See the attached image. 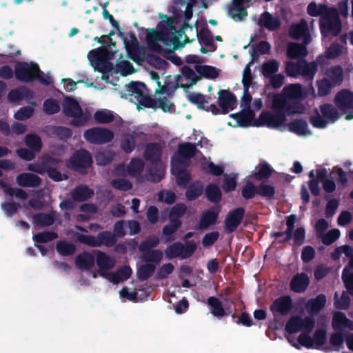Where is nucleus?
<instances>
[{
	"label": "nucleus",
	"instance_id": "obj_42",
	"mask_svg": "<svg viewBox=\"0 0 353 353\" xmlns=\"http://www.w3.org/2000/svg\"><path fill=\"white\" fill-rule=\"evenodd\" d=\"M181 225L182 221L180 219L170 218L169 223L163 228L162 233L165 236L168 237V241H174L175 238L170 236L175 233Z\"/></svg>",
	"mask_w": 353,
	"mask_h": 353
},
{
	"label": "nucleus",
	"instance_id": "obj_40",
	"mask_svg": "<svg viewBox=\"0 0 353 353\" xmlns=\"http://www.w3.org/2000/svg\"><path fill=\"white\" fill-rule=\"evenodd\" d=\"M325 78L334 86L339 85L343 81V70L341 66L330 68L325 72Z\"/></svg>",
	"mask_w": 353,
	"mask_h": 353
},
{
	"label": "nucleus",
	"instance_id": "obj_22",
	"mask_svg": "<svg viewBox=\"0 0 353 353\" xmlns=\"http://www.w3.org/2000/svg\"><path fill=\"white\" fill-rule=\"evenodd\" d=\"M63 112L67 117L72 118H81L83 115V110L78 101L70 97L64 99Z\"/></svg>",
	"mask_w": 353,
	"mask_h": 353
},
{
	"label": "nucleus",
	"instance_id": "obj_4",
	"mask_svg": "<svg viewBox=\"0 0 353 353\" xmlns=\"http://www.w3.org/2000/svg\"><path fill=\"white\" fill-rule=\"evenodd\" d=\"M272 109L270 111H263L258 119L255 120L253 125L256 127L267 126L268 128L279 129L287 120L288 110L285 107L278 108L274 106V99L272 101Z\"/></svg>",
	"mask_w": 353,
	"mask_h": 353
},
{
	"label": "nucleus",
	"instance_id": "obj_13",
	"mask_svg": "<svg viewBox=\"0 0 353 353\" xmlns=\"http://www.w3.org/2000/svg\"><path fill=\"white\" fill-rule=\"evenodd\" d=\"M108 54V50L101 47L92 50L88 53L90 60L95 62L98 71L103 74L110 72L113 68L112 63L107 61Z\"/></svg>",
	"mask_w": 353,
	"mask_h": 353
},
{
	"label": "nucleus",
	"instance_id": "obj_44",
	"mask_svg": "<svg viewBox=\"0 0 353 353\" xmlns=\"http://www.w3.org/2000/svg\"><path fill=\"white\" fill-rule=\"evenodd\" d=\"M156 270V265L152 263L142 264L137 271V276L140 281H145L150 278Z\"/></svg>",
	"mask_w": 353,
	"mask_h": 353
},
{
	"label": "nucleus",
	"instance_id": "obj_19",
	"mask_svg": "<svg viewBox=\"0 0 353 353\" xmlns=\"http://www.w3.org/2000/svg\"><path fill=\"white\" fill-rule=\"evenodd\" d=\"M220 212L221 206L219 205H215L204 212L199 220V228L207 229L210 225L216 224Z\"/></svg>",
	"mask_w": 353,
	"mask_h": 353
},
{
	"label": "nucleus",
	"instance_id": "obj_46",
	"mask_svg": "<svg viewBox=\"0 0 353 353\" xmlns=\"http://www.w3.org/2000/svg\"><path fill=\"white\" fill-rule=\"evenodd\" d=\"M205 192L207 199L212 203H217L221 199V191L214 183L208 184L205 188Z\"/></svg>",
	"mask_w": 353,
	"mask_h": 353
},
{
	"label": "nucleus",
	"instance_id": "obj_5",
	"mask_svg": "<svg viewBox=\"0 0 353 353\" xmlns=\"http://www.w3.org/2000/svg\"><path fill=\"white\" fill-rule=\"evenodd\" d=\"M61 162L59 159L47 156L44 157L41 162V165L37 168H34L33 165H30L28 170L39 174L47 173L48 176L56 182L67 180L68 176L65 174H61L57 170L59 164Z\"/></svg>",
	"mask_w": 353,
	"mask_h": 353
},
{
	"label": "nucleus",
	"instance_id": "obj_38",
	"mask_svg": "<svg viewBox=\"0 0 353 353\" xmlns=\"http://www.w3.org/2000/svg\"><path fill=\"white\" fill-rule=\"evenodd\" d=\"M256 169H259L258 171L254 172L252 176L258 181H265L268 179L274 170L268 164L267 162H261Z\"/></svg>",
	"mask_w": 353,
	"mask_h": 353
},
{
	"label": "nucleus",
	"instance_id": "obj_2",
	"mask_svg": "<svg viewBox=\"0 0 353 353\" xmlns=\"http://www.w3.org/2000/svg\"><path fill=\"white\" fill-rule=\"evenodd\" d=\"M310 15H322L320 23L321 32L324 36L329 34L336 36L341 32V23L336 9L319 6V10L316 11V6L313 3H310Z\"/></svg>",
	"mask_w": 353,
	"mask_h": 353
},
{
	"label": "nucleus",
	"instance_id": "obj_18",
	"mask_svg": "<svg viewBox=\"0 0 353 353\" xmlns=\"http://www.w3.org/2000/svg\"><path fill=\"white\" fill-rule=\"evenodd\" d=\"M308 328L309 316H306L303 319L300 316L295 315L291 316L287 321L285 332L288 334H292Z\"/></svg>",
	"mask_w": 353,
	"mask_h": 353
},
{
	"label": "nucleus",
	"instance_id": "obj_6",
	"mask_svg": "<svg viewBox=\"0 0 353 353\" xmlns=\"http://www.w3.org/2000/svg\"><path fill=\"white\" fill-rule=\"evenodd\" d=\"M92 163L93 159L90 152L85 149H79L72 154L66 165L68 168L81 174H86Z\"/></svg>",
	"mask_w": 353,
	"mask_h": 353
},
{
	"label": "nucleus",
	"instance_id": "obj_50",
	"mask_svg": "<svg viewBox=\"0 0 353 353\" xmlns=\"http://www.w3.org/2000/svg\"><path fill=\"white\" fill-rule=\"evenodd\" d=\"M195 70L201 76L208 79H216L219 72V69L208 65H196Z\"/></svg>",
	"mask_w": 353,
	"mask_h": 353
},
{
	"label": "nucleus",
	"instance_id": "obj_23",
	"mask_svg": "<svg viewBox=\"0 0 353 353\" xmlns=\"http://www.w3.org/2000/svg\"><path fill=\"white\" fill-rule=\"evenodd\" d=\"M289 35L294 39L303 37V43H309V28L305 20L299 23L292 24L289 29Z\"/></svg>",
	"mask_w": 353,
	"mask_h": 353
},
{
	"label": "nucleus",
	"instance_id": "obj_26",
	"mask_svg": "<svg viewBox=\"0 0 353 353\" xmlns=\"http://www.w3.org/2000/svg\"><path fill=\"white\" fill-rule=\"evenodd\" d=\"M285 73L288 77H295L302 73L305 77H309V62L304 61L303 63H295L288 61L285 65Z\"/></svg>",
	"mask_w": 353,
	"mask_h": 353
},
{
	"label": "nucleus",
	"instance_id": "obj_35",
	"mask_svg": "<svg viewBox=\"0 0 353 353\" xmlns=\"http://www.w3.org/2000/svg\"><path fill=\"white\" fill-rule=\"evenodd\" d=\"M146 85L142 82L131 81L125 88V95L134 97L138 101L145 94Z\"/></svg>",
	"mask_w": 353,
	"mask_h": 353
},
{
	"label": "nucleus",
	"instance_id": "obj_54",
	"mask_svg": "<svg viewBox=\"0 0 353 353\" xmlns=\"http://www.w3.org/2000/svg\"><path fill=\"white\" fill-rule=\"evenodd\" d=\"M159 243V238L152 235L147 238L145 240L141 242L139 245V250L143 254L156 248Z\"/></svg>",
	"mask_w": 353,
	"mask_h": 353
},
{
	"label": "nucleus",
	"instance_id": "obj_58",
	"mask_svg": "<svg viewBox=\"0 0 353 353\" xmlns=\"http://www.w3.org/2000/svg\"><path fill=\"white\" fill-rule=\"evenodd\" d=\"M135 137L132 134H125L121 141V148L126 154L131 153L135 148Z\"/></svg>",
	"mask_w": 353,
	"mask_h": 353
},
{
	"label": "nucleus",
	"instance_id": "obj_51",
	"mask_svg": "<svg viewBox=\"0 0 353 353\" xmlns=\"http://www.w3.org/2000/svg\"><path fill=\"white\" fill-rule=\"evenodd\" d=\"M353 269V257L350 260L348 265L343 270V280L345 284L347 290L353 294V272H351Z\"/></svg>",
	"mask_w": 353,
	"mask_h": 353
},
{
	"label": "nucleus",
	"instance_id": "obj_56",
	"mask_svg": "<svg viewBox=\"0 0 353 353\" xmlns=\"http://www.w3.org/2000/svg\"><path fill=\"white\" fill-rule=\"evenodd\" d=\"M288 128L290 132L302 135L306 133L307 123L302 119L294 120L288 124Z\"/></svg>",
	"mask_w": 353,
	"mask_h": 353
},
{
	"label": "nucleus",
	"instance_id": "obj_17",
	"mask_svg": "<svg viewBox=\"0 0 353 353\" xmlns=\"http://www.w3.org/2000/svg\"><path fill=\"white\" fill-rule=\"evenodd\" d=\"M218 104L221 109V114H225L232 110L237 102L236 96L229 90H221L218 92Z\"/></svg>",
	"mask_w": 353,
	"mask_h": 353
},
{
	"label": "nucleus",
	"instance_id": "obj_57",
	"mask_svg": "<svg viewBox=\"0 0 353 353\" xmlns=\"http://www.w3.org/2000/svg\"><path fill=\"white\" fill-rule=\"evenodd\" d=\"M229 15L235 21H242L248 15L246 8L243 6L232 5L228 9Z\"/></svg>",
	"mask_w": 353,
	"mask_h": 353
},
{
	"label": "nucleus",
	"instance_id": "obj_41",
	"mask_svg": "<svg viewBox=\"0 0 353 353\" xmlns=\"http://www.w3.org/2000/svg\"><path fill=\"white\" fill-rule=\"evenodd\" d=\"M34 223L38 228L48 227L54 223V216L51 214L39 212L32 216Z\"/></svg>",
	"mask_w": 353,
	"mask_h": 353
},
{
	"label": "nucleus",
	"instance_id": "obj_61",
	"mask_svg": "<svg viewBox=\"0 0 353 353\" xmlns=\"http://www.w3.org/2000/svg\"><path fill=\"white\" fill-rule=\"evenodd\" d=\"M257 193L258 195L266 198L267 199H271L274 197L276 190L275 188L272 185L261 183L257 185Z\"/></svg>",
	"mask_w": 353,
	"mask_h": 353
},
{
	"label": "nucleus",
	"instance_id": "obj_47",
	"mask_svg": "<svg viewBox=\"0 0 353 353\" xmlns=\"http://www.w3.org/2000/svg\"><path fill=\"white\" fill-rule=\"evenodd\" d=\"M56 249L57 252L64 256H72L77 250L76 245L64 240L57 242Z\"/></svg>",
	"mask_w": 353,
	"mask_h": 353
},
{
	"label": "nucleus",
	"instance_id": "obj_37",
	"mask_svg": "<svg viewBox=\"0 0 353 353\" xmlns=\"http://www.w3.org/2000/svg\"><path fill=\"white\" fill-rule=\"evenodd\" d=\"M204 186L203 183L200 180H196L192 182L188 187L185 191V197L188 201H193L201 196L203 192Z\"/></svg>",
	"mask_w": 353,
	"mask_h": 353
},
{
	"label": "nucleus",
	"instance_id": "obj_33",
	"mask_svg": "<svg viewBox=\"0 0 353 353\" xmlns=\"http://www.w3.org/2000/svg\"><path fill=\"white\" fill-rule=\"evenodd\" d=\"M196 36L199 43L210 48L211 52L216 50V46L214 43L213 35L207 26L201 28L199 32L196 33Z\"/></svg>",
	"mask_w": 353,
	"mask_h": 353
},
{
	"label": "nucleus",
	"instance_id": "obj_31",
	"mask_svg": "<svg viewBox=\"0 0 353 353\" xmlns=\"http://www.w3.org/2000/svg\"><path fill=\"white\" fill-rule=\"evenodd\" d=\"M33 97L34 92L25 86L12 89L8 94V99L12 102H19L24 99H31Z\"/></svg>",
	"mask_w": 353,
	"mask_h": 353
},
{
	"label": "nucleus",
	"instance_id": "obj_20",
	"mask_svg": "<svg viewBox=\"0 0 353 353\" xmlns=\"http://www.w3.org/2000/svg\"><path fill=\"white\" fill-rule=\"evenodd\" d=\"M296 221V216L295 214H290L286 218L287 229L282 232H272L270 236L271 238H279L285 235V238L277 241L278 243H284L288 242L292 239V232L294 230V225Z\"/></svg>",
	"mask_w": 353,
	"mask_h": 353
},
{
	"label": "nucleus",
	"instance_id": "obj_25",
	"mask_svg": "<svg viewBox=\"0 0 353 353\" xmlns=\"http://www.w3.org/2000/svg\"><path fill=\"white\" fill-rule=\"evenodd\" d=\"M309 285V276L305 273L296 274L290 281V289L295 293L304 292Z\"/></svg>",
	"mask_w": 353,
	"mask_h": 353
},
{
	"label": "nucleus",
	"instance_id": "obj_14",
	"mask_svg": "<svg viewBox=\"0 0 353 353\" xmlns=\"http://www.w3.org/2000/svg\"><path fill=\"white\" fill-rule=\"evenodd\" d=\"M293 308L292 299L290 295H284L276 298L270 305V310L274 319L279 316H287Z\"/></svg>",
	"mask_w": 353,
	"mask_h": 353
},
{
	"label": "nucleus",
	"instance_id": "obj_59",
	"mask_svg": "<svg viewBox=\"0 0 353 353\" xmlns=\"http://www.w3.org/2000/svg\"><path fill=\"white\" fill-rule=\"evenodd\" d=\"M165 170L157 165L150 168L146 174L147 179L154 183H158L164 177Z\"/></svg>",
	"mask_w": 353,
	"mask_h": 353
},
{
	"label": "nucleus",
	"instance_id": "obj_28",
	"mask_svg": "<svg viewBox=\"0 0 353 353\" xmlns=\"http://www.w3.org/2000/svg\"><path fill=\"white\" fill-rule=\"evenodd\" d=\"M258 25L270 31H274L281 26V22L278 17H274L269 12L262 13L259 19Z\"/></svg>",
	"mask_w": 353,
	"mask_h": 353
},
{
	"label": "nucleus",
	"instance_id": "obj_45",
	"mask_svg": "<svg viewBox=\"0 0 353 353\" xmlns=\"http://www.w3.org/2000/svg\"><path fill=\"white\" fill-rule=\"evenodd\" d=\"M230 117L236 120L239 125L243 127L248 126L250 122L253 120L254 113L251 110L246 111H241L236 114H232Z\"/></svg>",
	"mask_w": 353,
	"mask_h": 353
},
{
	"label": "nucleus",
	"instance_id": "obj_36",
	"mask_svg": "<svg viewBox=\"0 0 353 353\" xmlns=\"http://www.w3.org/2000/svg\"><path fill=\"white\" fill-rule=\"evenodd\" d=\"M196 152L195 144L190 142L180 143L177 151L179 157H173L172 158L180 159L181 161H183L182 159H190L196 155Z\"/></svg>",
	"mask_w": 353,
	"mask_h": 353
},
{
	"label": "nucleus",
	"instance_id": "obj_63",
	"mask_svg": "<svg viewBox=\"0 0 353 353\" xmlns=\"http://www.w3.org/2000/svg\"><path fill=\"white\" fill-rule=\"evenodd\" d=\"M342 254L351 259L353 257V248L348 245L339 246L332 253V257L334 260H338Z\"/></svg>",
	"mask_w": 353,
	"mask_h": 353
},
{
	"label": "nucleus",
	"instance_id": "obj_8",
	"mask_svg": "<svg viewBox=\"0 0 353 353\" xmlns=\"http://www.w3.org/2000/svg\"><path fill=\"white\" fill-rule=\"evenodd\" d=\"M196 249V244L193 240L186 241L184 245L181 242H175L167 247L165 255L169 260L178 257L188 259L193 255Z\"/></svg>",
	"mask_w": 353,
	"mask_h": 353
},
{
	"label": "nucleus",
	"instance_id": "obj_15",
	"mask_svg": "<svg viewBox=\"0 0 353 353\" xmlns=\"http://www.w3.org/2000/svg\"><path fill=\"white\" fill-rule=\"evenodd\" d=\"M320 111L321 116L312 120L313 125L317 128H325L327 121L334 122L339 117L338 111L331 105H323L320 108Z\"/></svg>",
	"mask_w": 353,
	"mask_h": 353
},
{
	"label": "nucleus",
	"instance_id": "obj_21",
	"mask_svg": "<svg viewBox=\"0 0 353 353\" xmlns=\"http://www.w3.org/2000/svg\"><path fill=\"white\" fill-rule=\"evenodd\" d=\"M332 327L335 332L344 333L353 330V321L347 318L342 312H336L332 320Z\"/></svg>",
	"mask_w": 353,
	"mask_h": 353
},
{
	"label": "nucleus",
	"instance_id": "obj_64",
	"mask_svg": "<svg viewBox=\"0 0 353 353\" xmlns=\"http://www.w3.org/2000/svg\"><path fill=\"white\" fill-rule=\"evenodd\" d=\"M43 110L46 114L52 115L60 111V106L57 100L50 98L44 101Z\"/></svg>",
	"mask_w": 353,
	"mask_h": 353
},
{
	"label": "nucleus",
	"instance_id": "obj_43",
	"mask_svg": "<svg viewBox=\"0 0 353 353\" xmlns=\"http://www.w3.org/2000/svg\"><path fill=\"white\" fill-rule=\"evenodd\" d=\"M280 63L276 59L265 61L261 65V74L266 79L271 77L279 71Z\"/></svg>",
	"mask_w": 353,
	"mask_h": 353
},
{
	"label": "nucleus",
	"instance_id": "obj_60",
	"mask_svg": "<svg viewBox=\"0 0 353 353\" xmlns=\"http://www.w3.org/2000/svg\"><path fill=\"white\" fill-rule=\"evenodd\" d=\"M58 238L57 233L52 231L39 232L33 235V240L37 243H45Z\"/></svg>",
	"mask_w": 353,
	"mask_h": 353
},
{
	"label": "nucleus",
	"instance_id": "obj_24",
	"mask_svg": "<svg viewBox=\"0 0 353 353\" xmlns=\"http://www.w3.org/2000/svg\"><path fill=\"white\" fill-rule=\"evenodd\" d=\"M162 147L159 143H148L145 145L144 159L152 165L161 161Z\"/></svg>",
	"mask_w": 353,
	"mask_h": 353
},
{
	"label": "nucleus",
	"instance_id": "obj_12",
	"mask_svg": "<svg viewBox=\"0 0 353 353\" xmlns=\"http://www.w3.org/2000/svg\"><path fill=\"white\" fill-rule=\"evenodd\" d=\"M183 161L180 159H171V172L176 178V183L180 188H185L190 183L192 176L189 170L183 166Z\"/></svg>",
	"mask_w": 353,
	"mask_h": 353
},
{
	"label": "nucleus",
	"instance_id": "obj_27",
	"mask_svg": "<svg viewBox=\"0 0 353 353\" xmlns=\"http://www.w3.org/2000/svg\"><path fill=\"white\" fill-rule=\"evenodd\" d=\"M16 181L21 187L36 188L41 185L42 180L35 174L25 172L17 175Z\"/></svg>",
	"mask_w": 353,
	"mask_h": 353
},
{
	"label": "nucleus",
	"instance_id": "obj_39",
	"mask_svg": "<svg viewBox=\"0 0 353 353\" xmlns=\"http://www.w3.org/2000/svg\"><path fill=\"white\" fill-rule=\"evenodd\" d=\"M207 304L211 308L212 314L216 318H222L227 315V312L222 302L216 296H210L207 299Z\"/></svg>",
	"mask_w": 353,
	"mask_h": 353
},
{
	"label": "nucleus",
	"instance_id": "obj_29",
	"mask_svg": "<svg viewBox=\"0 0 353 353\" xmlns=\"http://www.w3.org/2000/svg\"><path fill=\"white\" fill-rule=\"evenodd\" d=\"M95 253L96 263L100 270V274L103 276L104 273L102 272L112 269L115 265V261L103 252L96 250Z\"/></svg>",
	"mask_w": 353,
	"mask_h": 353
},
{
	"label": "nucleus",
	"instance_id": "obj_34",
	"mask_svg": "<svg viewBox=\"0 0 353 353\" xmlns=\"http://www.w3.org/2000/svg\"><path fill=\"white\" fill-rule=\"evenodd\" d=\"M94 195L93 190L85 185H77L71 192L72 199L77 202L88 201Z\"/></svg>",
	"mask_w": 353,
	"mask_h": 353
},
{
	"label": "nucleus",
	"instance_id": "obj_7",
	"mask_svg": "<svg viewBox=\"0 0 353 353\" xmlns=\"http://www.w3.org/2000/svg\"><path fill=\"white\" fill-rule=\"evenodd\" d=\"M77 241L81 243L93 248H99L101 245L112 247L117 241L116 236L110 231L105 230L99 232L97 236L92 235L79 234Z\"/></svg>",
	"mask_w": 353,
	"mask_h": 353
},
{
	"label": "nucleus",
	"instance_id": "obj_3",
	"mask_svg": "<svg viewBox=\"0 0 353 353\" xmlns=\"http://www.w3.org/2000/svg\"><path fill=\"white\" fill-rule=\"evenodd\" d=\"M14 76L20 81L29 83L37 80L45 85H50L52 83L50 77H44L43 72L35 63L30 64L27 62L17 63L14 65Z\"/></svg>",
	"mask_w": 353,
	"mask_h": 353
},
{
	"label": "nucleus",
	"instance_id": "obj_32",
	"mask_svg": "<svg viewBox=\"0 0 353 353\" xmlns=\"http://www.w3.org/2000/svg\"><path fill=\"white\" fill-rule=\"evenodd\" d=\"M307 44L290 42L287 46L286 54L289 59H295L304 57L307 54Z\"/></svg>",
	"mask_w": 353,
	"mask_h": 353
},
{
	"label": "nucleus",
	"instance_id": "obj_53",
	"mask_svg": "<svg viewBox=\"0 0 353 353\" xmlns=\"http://www.w3.org/2000/svg\"><path fill=\"white\" fill-rule=\"evenodd\" d=\"M94 119L98 123H110L114 119V116L112 111L107 109L97 110L94 114Z\"/></svg>",
	"mask_w": 353,
	"mask_h": 353
},
{
	"label": "nucleus",
	"instance_id": "obj_30",
	"mask_svg": "<svg viewBox=\"0 0 353 353\" xmlns=\"http://www.w3.org/2000/svg\"><path fill=\"white\" fill-rule=\"evenodd\" d=\"M95 259L92 254L88 252H83L75 258V265L78 269L89 270L94 265Z\"/></svg>",
	"mask_w": 353,
	"mask_h": 353
},
{
	"label": "nucleus",
	"instance_id": "obj_52",
	"mask_svg": "<svg viewBox=\"0 0 353 353\" xmlns=\"http://www.w3.org/2000/svg\"><path fill=\"white\" fill-rule=\"evenodd\" d=\"M163 254L160 250H152L141 255V259L147 263H152L156 265L162 260Z\"/></svg>",
	"mask_w": 353,
	"mask_h": 353
},
{
	"label": "nucleus",
	"instance_id": "obj_1",
	"mask_svg": "<svg viewBox=\"0 0 353 353\" xmlns=\"http://www.w3.org/2000/svg\"><path fill=\"white\" fill-rule=\"evenodd\" d=\"M305 98L301 85L294 83L285 85L281 93L273 96L274 106L278 108L285 107L289 116L295 114H301L305 106L301 101Z\"/></svg>",
	"mask_w": 353,
	"mask_h": 353
},
{
	"label": "nucleus",
	"instance_id": "obj_48",
	"mask_svg": "<svg viewBox=\"0 0 353 353\" xmlns=\"http://www.w3.org/2000/svg\"><path fill=\"white\" fill-rule=\"evenodd\" d=\"M181 72L184 79L190 81V83H181V88L184 89L189 88L192 85L196 84L197 81L199 79V77L196 74L194 71L190 66H183L181 69Z\"/></svg>",
	"mask_w": 353,
	"mask_h": 353
},
{
	"label": "nucleus",
	"instance_id": "obj_9",
	"mask_svg": "<svg viewBox=\"0 0 353 353\" xmlns=\"http://www.w3.org/2000/svg\"><path fill=\"white\" fill-rule=\"evenodd\" d=\"M164 41L165 45H173V49L177 50L184 47L186 43H191L194 39H190L187 36L185 37L184 41H180L178 37L174 33L170 34L169 33H162L161 35L154 29H148L146 32V41L148 44H151L157 41Z\"/></svg>",
	"mask_w": 353,
	"mask_h": 353
},
{
	"label": "nucleus",
	"instance_id": "obj_49",
	"mask_svg": "<svg viewBox=\"0 0 353 353\" xmlns=\"http://www.w3.org/2000/svg\"><path fill=\"white\" fill-rule=\"evenodd\" d=\"M144 166L145 163L142 159L133 158L127 166L128 173L132 176H138L143 172Z\"/></svg>",
	"mask_w": 353,
	"mask_h": 353
},
{
	"label": "nucleus",
	"instance_id": "obj_10",
	"mask_svg": "<svg viewBox=\"0 0 353 353\" xmlns=\"http://www.w3.org/2000/svg\"><path fill=\"white\" fill-rule=\"evenodd\" d=\"M83 137L90 143L102 145L110 142L114 138V133L105 128L93 127L86 130Z\"/></svg>",
	"mask_w": 353,
	"mask_h": 353
},
{
	"label": "nucleus",
	"instance_id": "obj_16",
	"mask_svg": "<svg viewBox=\"0 0 353 353\" xmlns=\"http://www.w3.org/2000/svg\"><path fill=\"white\" fill-rule=\"evenodd\" d=\"M245 215V209L239 207L228 212L224 220V230L226 233L234 232L241 224Z\"/></svg>",
	"mask_w": 353,
	"mask_h": 353
},
{
	"label": "nucleus",
	"instance_id": "obj_62",
	"mask_svg": "<svg viewBox=\"0 0 353 353\" xmlns=\"http://www.w3.org/2000/svg\"><path fill=\"white\" fill-rule=\"evenodd\" d=\"M257 193V186L250 181H246L245 184L243 186L241 190V196L246 200L253 199Z\"/></svg>",
	"mask_w": 353,
	"mask_h": 353
},
{
	"label": "nucleus",
	"instance_id": "obj_11",
	"mask_svg": "<svg viewBox=\"0 0 353 353\" xmlns=\"http://www.w3.org/2000/svg\"><path fill=\"white\" fill-rule=\"evenodd\" d=\"M334 103L337 108L345 115L347 120L353 119V92L343 89L339 91L334 97Z\"/></svg>",
	"mask_w": 353,
	"mask_h": 353
},
{
	"label": "nucleus",
	"instance_id": "obj_55",
	"mask_svg": "<svg viewBox=\"0 0 353 353\" xmlns=\"http://www.w3.org/2000/svg\"><path fill=\"white\" fill-rule=\"evenodd\" d=\"M25 144L34 152H39L42 148L41 137L36 134H28L25 137Z\"/></svg>",
	"mask_w": 353,
	"mask_h": 353
}]
</instances>
